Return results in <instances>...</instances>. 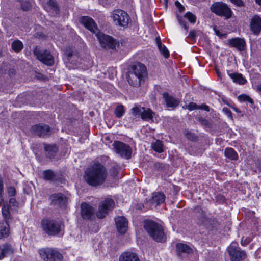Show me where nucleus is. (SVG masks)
Segmentation results:
<instances>
[{
  "label": "nucleus",
  "mask_w": 261,
  "mask_h": 261,
  "mask_svg": "<svg viewBox=\"0 0 261 261\" xmlns=\"http://www.w3.org/2000/svg\"><path fill=\"white\" fill-rule=\"evenodd\" d=\"M80 22L86 29L95 34L102 47L111 49L115 48L117 45V42L116 40L110 36L98 32L97 27L92 18L87 16H82L80 19Z\"/></svg>",
  "instance_id": "f257e3e1"
},
{
  "label": "nucleus",
  "mask_w": 261,
  "mask_h": 261,
  "mask_svg": "<svg viewBox=\"0 0 261 261\" xmlns=\"http://www.w3.org/2000/svg\"><path fill=\"white\" fill-rule=\"evenodd\" d=\"M107 177V172L103 165L95 162L85 171L84 178L89 185L97 187L103 184Z\"/></svg>",
  "instance_id": "f03ea898"
},
{
  "label": "nucleus",
  "mask_w": 261,
  "mask_h": 261,
  "mask_svg": "<svg viewBox=\"0 0 261 261\" xmlns=\"http://www.w3.org/2000/svg\"><path fill=\"white\" fill-rule=\"evenodd\" d=\"M147 76V72L145 66L138 62L132 65L127 75V80L129 85L134 87H138L144 82Z\"/></svg>",
  "instance_id": "7ed1b4c3"
},
{
  "label": "nucleus",
  "mask_w": 261,
  "mask_h": 261,
  "mask_svg": "<svg viewBox=\"0 0 261 261\" xmlns=\"http://www.w3.org/2000/svg\"><path fill=\"white\" fill-rule=\"evenodd\" d=\"M144 227L150 236L157 242L164 240L165 234L163 227L152 220L144 221Z\"/></svg>",
  "instance_id": "20e7f679"
},
{
  "label": "nucleus",
  "mask_w": 261,
  "mask_h": 261,
  "mask_svg": "<svg viewBox=\"0 0 261 261\" xmlns=\"http://www.w3.org/2000/svg\"><path fill=\"white\" fill-rule=\"evenodd\" d=\"M211 11L218 16L224 17L226 19L231 17L232 12L228 6L221 1L214 3L210 7Z\"/></svg>",
  "instance_id": "39448f33"
},
{
  "label": "nucleus",
  "mask_w": 261,
  "mask_h": 261,
  "mask_svg": "<svg viewBox=\"0 0 261 261\" xmlns=\"http://www.w3.org/2000/svg\"><path fill=\"white\" fill-rule=\"evenodd\" d=\"M39 253L41 258L46 261H62L63 255L57 249L45 248L39 249Z\"/></svg>",
  "instance_id": "423d86ee"
},
{
  "label": "nucleus",
  "mask_w": 261,
  "mask_h": 261,
  "mask_svg": "<svg viewBox=\"0 0 261 261\" xmlns=\"http://www.w3.org/2000/svg\"><path fill=\"white\" fill-rule=\"evenodd\" d=\"M41 224L44 231L49 235L58 234L61 228V224L54 220L44 219L42 221Z\"/></svg>",
  "instance_id": "0eeeda50"
},
{
  "label": "nucleus",
  "mask_w": 261,
  "mask_h": 261,
  "mask_svg": "<svg viewBox=\"0 0 261 261\" xmlns=\"http://www.w3.org/2000/svg\"><path fill=\"white\" fill-rule=\"evenodd\" d=\"M231 261H241L246 257V252L242 250L236 242L232 243L227 248Z\"/></svg>",
  "instance_id": "6e6552de"
},
{
  "label": "nucleus",
  "mask_w": 261,
  "mask_h": 261,
  "mask_svg": "<svg viewBox=\"0 0 261 261\" xmlns=\"http://www.w3.org/2000/svg\"><path fill=\"white\" fill-rule=\"evenodd\" d=\"M112 145L115 152L120 156L127 159L130 158L132 150L129 145L119 141H115Z\"/></svg>",
  "instance_id": "1a4fd4ad"
},
{
  "label": "nucleus",
  "mask_w": 261,
  "mask_h": 261,
  "mask_svg": "<svg viewBox=\"0 0 261 261\" xmlns=\"http://www.w3.org/2000/svg\"><path fill=\"white\" fill-rule=\"evenodd\" d=\"M115 205V203L113 199H105L99 205V211L96 214L97 217L99 219L103 218L110 211L114 208Z\"/></svg>",
  "instance_id": "9d476101"
},
{
  "label": "nucleus",
  "mask_w": 261,
  "mask_h": 261,
  "mask_svg": "<svg viewBox=\"0 0 261 261\" xmlns=\"http://www.w3.org/2000/svg\"><path fill=\"white\" fill-rule=\"evenodd\" d=\"M34 54L37 58L43 64L48 66H51L54 63V59L49 51L44 49L41 50L36 47L34 50Z\"/></svg>",
  "instance_id": "9b49d317"
},
{
  "label": "nucleus",
  "mask_w": 261,
  "mask_h": 261,
  "mask_svg": "<svg viewBox=\"0 0 261 261\" xmlns=\"http://www.w3.org/2000/svg\"><path fill=\"white\" fill-rule=\"evenodd\" d=\"M111 17L118 25L124 27L127 26L129 17L124 11L120 9L115 10L113 12Z\"/></svg>",
  "instance_id": "f8f14e48"
},
{
  "label": "nucleus",
  "mask_w": 261,
  "mask_h": 261,
  "mask_svg": "<svg viewBox=\"0 0 261 261\" xmlns=\"http://www.w3.org/2000/svg\"><path fill=\"white\" fill-rule=\"evenodd\" d=\"M33 134L39 137H47L50 135L51 131L50 127L46 124H36L31 127Z\"/></svg>",
  "instance_id": "ddd939ff"
},
{
  "label": "nucleus",
  "mask_w": 261,
  "mask_h": 261,
  "mask_svg": "<svg viewBox=\"0 0 261 261\" xmlns=\"http://www.w3.org/2000/svg\"><path fill=\"white\" fill-rule=\"evenodd\" d=\"M116 227L119 233L124 234L128 227V222L124 216H118L115 218Z\"/></svg>",
  "instance_id": "4468645a"
},
{
  "label": "nucleus",
  "mask_w": 261,
  "mask_h": 261,
  "mask_svg": "<svg viewBox=\"0 0 261 261\" xmlns=\"http://www.w3.org/2000/svg\"><path fill=\"white\" fill-rule=\"evenodd\" d=\"M52 203L55 205L64 206L67 201V197L62 193L54 194L50 197Z\"/></svg>",
  "instance_id": "2eb2a0df"
},
{
  "label": "nucleus",
  "mask_w": 261,
  "mask_h": 261,
  "mask_svg": "<svg viewBox=\"0 0 261 261\" xmlns=\"http://www.w3.org/2000/svg\"><path fill=\"white\" fill-rule=\"evenodd\" d=\"M229 45L231 47H235L238 50L241 51L245 49L246 42L243 39L234 38L228 40Z\"/></svg>",
  "instance_id": "dca6fc26"
},
{
  "label": "nucleus",
  "mask_w": 261,
  "mask_h": 261,
  "mask_svg": "<svg viewBox=\"0 0 261 261\" xmlns=\"http://www.w3.org/2000/svg\"><path fill=\"white\" fill-rule=\"evenodd\" d=\"M250 29L253 34L258 35L261 31V18L254 16L250 22Z\"/></svg>",
  "instance_id": "f3484780"
},
{
  "label": "nucleus",
  "mask_w": 261,
  "mask_h": 261,
  "mask_svg": "<svg viewBox=\"0 0 261 261\" xmlns=\"http://www.w3.org/2000/svg\"><path fill=\"white\" fill-rule=\"evenodd\" d=\"M94 208L87 203L81 204V215L84 219H89L94 214Z\"/></svg>",
  "instance_id": "a211bd4d"
},
{
  "label": "nucleus",
  "mask_w": 261,
  "mask_h": 261,
  "mask_svg": "<svg viewBox=\"0 0 261 261\" xmlns=\"http://www.w3.org/2000/svg\"><path fill=\"white\" fill-rule=\"evenodd\" d=\"M14 248L9 243L4 244L0 246V260L3 259L6 256L13 254Z\"/></svg>",
  "instance_id": "6ab92c4d"
},
{
  "label": "nucleus",
  "mask_w": 261,
  "mask_h": 261,
  "mask_svg": "<svg viewBox=\"0 0 261 261\" xmlns=\"http://www.w3.org/2000/svg\"><path fill=\"white\" fill-rule=\"evenodd\" d=\"M119 261H140L136 253L126 251L122 253L119 256Z\"/></svg>",
  "instance_id": "aec40b11"
},
{
  "label": "nucleus",
  "mask_w": 261,
  "mask_h": 261,
  "mask_svg": "<svg viewBox=\"0 0 261 261\" xmlns=\"http://www.w3.org/2000/svg\"><path fill=\"white\" fill-rule=\"evenodd\" d=\"M163 96L166 102V106L168 108H174L179 105V101L172 96L170 95L168 93H164Z\"/></svg>",
  "instance_id": "412c9836"
},
{
  "label": "nucleus",
  "mask_w": 261,
  "mask_h": 261,
  "mask_svg": "<svg viewBox=\"0 0 261 261\" xmlns=\"http://www.w3.org/2000/svg\"><path fill=\"white\" fill-rule=\"evenodd\" d=\"M165 198V195L163 193L160 192L154 193L152 194L151 199L150 200V202L153 205H158L164 203Z\"/></svg>",
  "instance_id": "4be33fe9"
},
{
  "label": "nucleus",
  "mask_w": 261,
  "mask_h": 261,
  "mask_svg": "<svg viewBox=\"0 0 261 261\" xmlns=\"http://www.w3.org/2000/svg\"><path fill=\"white\" fill-rule=\"evenodd\" d=\"M45 9L47 11L50 13L51 15L57 14L59 12L57 3L54 0H49L47 2Z\"/></svg>",
  "instance_id": "5701e85b"
},
{
  "label": "nucleus",
  "mask_w": 261,
  "mask_h": 261,
  "mask_svg": "<svg viewBox=\"0 0 261 261\" xmlns=\"http://www.w3.org/2000/svg\"><path fill=\"white\" fill-rule=\"evenodd\" d=\"M10 234V227L7 221H0V239L7 238Z\"/></svg>",
  "instance_id": "b1692460"
},
{
  "label": "nucleus",
  "mask_w": 261,
  "mask_h": 261,
  "mask_svg": "<svg viewBox=\"0 0 261 261\" xmlns=\"http://www.w3.org/2000/svg\"><path fill=\"white\" fill-rule=\"evenodd\" d=\"M44 150L46 152V156L50 158H54L58 151V148L55 145H44Z\"/></svg>",
  "instance_id": "393cba45"
},
{
  "label": "nucleus",
  "mask_w": 261,
  "mask_h": 261,
  "mask_svg": "<svg viewBox=\"0 0 261 261\" xmlns=\"http://www.w3.org/2000/svg\"><path fill=\"white\" fill-rule=\"evenodd\" d=\"M176 250L178 254L181 253L190 254L192 252V249L188 245L178 243L176 244Z\"/></svg>",
  "instance_id": "a878e982"
},
{
  "label": "nucleus",
  "mask_w": 261,
  "mask_h": 261,
  "mask_svg": "<svg viewBox=\"0 0 261 261\" xmlns=\"http://www.w3.org/2000/svg\"><path fill=\"white\" fill-rule=\"evenodd\" d=\"M229 77L233 80V81L237 84L240 85H244L246 82V80L243 77V75L238 73H228Z\"/></svg>",
  "instance_id": "bb28decb"
},
{
  "label": "nucleus",
  "mask_w": 261,
  "mask_h": 261,
  "mask_svg": "<svg viewBox=\"0 0 261 261\" xmlns=\"http://www.w3.org/2000/svg\"><path fill=\"white\" fill-rule=\"evenodd\" d=\"M142 110L141 115V118L146 121L152 120L155 113L149 108L145 109L144 107H142Z\"/></svg>",
  "instance_id": "cd10ccee"
},
{
  "label": "nucleus",
  "mask_w": 261,
  "mask_h": 261,
  "mask_svg": "<svg viewBox=\"0 0 261 261\" xmlns=\"http://www.w3.org/2000/svg\"><path fill=\"white\" fill-rule=\"evenodd\" d=\"M156 42L160 51L165 58H167L169 56V53L166 47L164 45L162 44L159 38H156Z\"/></svg>",
  "instance_id": "c85d7f7f"
},
{
  "label": "nucleus",
  "mask_w": 261,
  "mask_h": 261,
  "mask_svg": "<svg viewBox=\"0 0 261 261\" xmlns=\"http://www.w3.org/2000/svg\"><path fill=\"white\" fill-rule=\"evenodd\" d=\"M225 156L231 160H237L238 155L234 149L232 148H226L224 151Z\"/></svg>",
  "instance_id": "c756f323"
},
{
  "label": "nucleus",
  "mask_w": 261,
  "mask_h": 261,
  "mask_svg": "<svg viewBox=\"0 0 261 261\" xmlns=\"http://www.w3.org/2000/svg\"><path fill=\"white\" fill-rule=\"evenodd\" d=\"M11 46L13 50L17 53L20 51L23 47V43L19 40L14 41Z\"/></svg>",
  "instance_id": "7c9ffc66"
},
{
  "label": "nucleus",
  "mask_w": 261,
  "mask_h": 261,
  "mask_svg": "<svg viewBox=\"0 0 261 261\" xmlns=\"http://www.w3.org/2000/svg\"><path fill=\"white\" fill-rule=\"evenodd\" d=\"M114 114L116 117H122L125 113L124 108L122 105H118L114 110Z\"/></svg>",
  "instance_id": "2f4dec72"
},
{
  "label": "nucleus",
  "mask_w": 261,
  "mask_h": 261,
  "mask_svg": "<svg viewBox=\"0 0 261 261\" xmlns=\"http://www.w3.org/2000/svg\"><path fill=\"white\" fill-rule=\"evenodd\" d=\"M163 145L162 142L160 140H157L152 144V148L153 149L159 153L163 152Z\"/></svg>",
  "instance_id": "473e14b6"
},
{
  "label": "nucleus",
  "mask_w": 261,
  "mask_h": 261,
  "mask_svg": "<svg viewBox=\"0 0 261 261\" xmlns=\"http://www.w3.org/2000/svg\"><path fill=\"white\" fill-rule=\"evenodd\" d=\"M43 178L46 180H51L55 177L54 172L51 170H46L43 172Z\"/></svg>",
  "instance_id": "72a5a7b5"
},
{
  "label": "nucleus",
  "mask_w": 261,
  "mask_h": 261,
  "mask_svg": "<svg viewBox=\"0 0 261 261\" xmlns=\"http://www.w3.org/2000/svg\"><path fill=\"white\" fill-rule=\"evenodd\" d=\"M184 17L187 18L191 23H195L196 21V16L190 12H187L185 15Z\"/></svg>",
  "instance_id": "f704fd0d"
},
{
  "label": "nucleus",
  "mask_w": 261,
  "mask_h": 261,
  "mask_svg": "<svg viewBox=\"0 0 261 261\" xmlns=\"http://www.w3.org/2000/svg\"><path fill=\"white\" fill-rule=\"evenodd\" d=\"M2 213L3 217L5 219L4 221H8V219L10 218V214L8 209V206H6L5 205L2 208Z\"/></svg>",
  "instance_id": "c9c22d12"
},
{
  "label": "nucleus",
  "mask_w": 261,
  "mask_h": 261,
  "mask_svg": "<svg viewBox=\"0 0 261 261\" xmlns=\"http://www.w3.org/2000/svg\"><path fill=\"white\" fill-rule=\"evenodd\" d=\"M132 112L134 116H136L137 115H141L142 112V107H134L132 109Z\"/></svg>",
  "instance_id": "e433bc0d"
},
{
  "label": "nucleus",
  "mask_w": 261,
  "mask_h": 261,
  "mask_svg": "<svg viewBox=\"0 0 261 261\" xmlns=\"http://www.w3.org/2000/svg\"><path fill=\"white\" fill-rule=\"evenodd\" d=\"M177 17L179 23L186 30V31H187L188 29V27L187 24V22H186V21L180 16L177 15Z\"/></svg>",
  "instance_id": "4c0bfd02"
},
{
  "label": "nucleus",
  "mask_w": 261,
  "mask_h": 261,
  "mask_svg": "<svg viewBox=\"0 0 261 261\" xmlns=\"http://www.w3.org/2000/svg\"><path fill=\"white\" fill-rule=\"evenodd\" d=\"M31 6V4L27 1L23 0L21 2V7L24 11L29 10Z\"/></svg>",
  "instance_id": "58836bf2"
},
{
  "label": "nucleus",
  "mask_w": 261,
  "mask_h": 261,
  "mask_svg": "<svg viewBox=\"0 0 261 261\" xmlns=\"http://www.w3.org/2000/svg\"><path fill=\"white\" fill-rule=\"evenodd\" d=\"M185 135L188 139L191 141H194L196 139V136L188 130L185 132Z\"/></svg>",
  "instance_id": "ea45409f"
},
{
  "label": "nucleus",
  "mask_w": 261,
  "mask_h": 261,
  "mask_svg": "<svg viewBox=\"0 0 261 261\" xmlns=\"http://www.w3.org/2000/svg\"><path fill=\"white\" fill-rule=\"evenodd\" d=\"M119 166L115 165L111 167L110 169V172L112 176L115 177L117 176L118 173Z\"/></svg>",
  "instance_id": "a19ab883"
},
{
  "label": "nucleus",
  "mask_w": 261,
  "mask_h": 261,
  "mask_svg": "<svg viewBox=\"0 0 261 261\" xmlns=\"http://www.w3.org/2000/svg\"><path fill=\"white\" fill-rule=\"evenodd\" d=\"M7 193L9 196L13 197L16 195V189L14 187H9L7 188Z\"/></svg>",
  "instance_id": "79ce46f5"
},
{
  "label": "nucleus",
  "mask_w": 261,
  "mask_h": 261,
  "mask_svg": "<svg viewBox=\"0 0 261 261\" xmlns=\"http://www.w3.org/2000/svg\"><path fill=\"white\" fill-rule=\"evenodd\" d=\"M3 181L2 178L0 177V203L4 201L3 197Z\"/></svg>",
  "instance_id": "37998d69"
},
{
  "label": "nucleus",
  "mask_w": 261,
  "mask_h": 261,
  "mask_svg": "<svg viewBox=\"0 0 261 261\" xmlns=\"http://www.w3.org/2000/svg\"><path fill=\"white\" fill-rule=\"evenodd\" d=\"M154 168L158 170H162L164 169L165 165L160 162H156L154 164Z\"/></svg>",
  "instance_id": "c03bdc74"
},
{
  "label": "nucleus",
  "mask_w": 261,
  "mask_h": 261,
  "mask_svg": "<svg viewBox=\"0 0 261 261\" xmlns=\"http://www.w3.org/2000/svg\"><path fill=\"white\" fill-rule=\"evenodd\" d=\"M187 108L189 111H192L195 109H198V106L195 103L190 102L188 106H187Z\"/></svg>",
  "instance_id": "a18cd8bd"
},
{
  "label": "nucleus",
  "mask_w": 261,
  "mask_h": 261,
  "mask_svg": "<svg viewBox=\"0 0 261 261\" xmlns=\"http://www.w3.org/2000/svg\"><path fill=\"white\" fill-rule=\"evenodd\" d=\"M196 36V35L195 30H191L189 31V35L187 37L191 39L192 40H195Z\"/></svg>",
  "instance_id": "49530a36"
},
{
  "label": "nucleus",
  "mask_w": 261,
  "mask_h": 261,
  "mask_svg": "<svg viewBox=\"0 0 261 261\" xmlns=\"http://www.w3.org/2000/svg\"><path fill=\"white\" fill-rule=\"evenodd\" d=\"M198 121L201 124L205 126H207L209 124V122L207 119L201 117L198 118Z\"/></svg>",
  "instance_id": "de8ad7c7"
},
{
  "label": "nucleus",
  "mask_w": 261,
  "mask_h": 261,
  "mask_svg": "<svg viewBox=\"0 0 261 261\" xmlns=\"http://www.w3.org/2000/svg\"><path fill=\"white\" fill-rule=\"evenodd\" d=\"M223 111L228 116V117L232 119V114L230 110H229L228 108H224Z\"/></svg>",
  "instance_id": "09e8293b"
},
{
  "label": "nucleus",
  "mask_w": 261,
  "mask_h": 261,
  "mask_svg": "<svg viewBox=\"0 0 261 261\" xmlns=\"http://www.w3.org/2000/svg\"><path fill=\"white\" fill-rule=\"evenodd\" d=\"M198 109H202L207 112L210 111V108L208 106L205 104H202L200 106H198Z\"/></svg>",
  "instance_id": "8fccbe9b"
},
{
  "label": "nucleus",
  "mask_w": 261,
  "mask_h": 261,
  "mask_svg": "<svg viewBox=\"0 0 261 261\" xmlns=\"http://www.w3.org/2000/svg\"><path fill=\"white\" fill-rule=\"evenodd\" d=\"M175 4L176 6L179 9V11L182 12L185 10L184 7L181 5V4L178 1H176L175 2Z\"/></svg>",
  "instance_id": "3c124183"
},
{
  "label": "nucleus",
  "mask_w": 261,
  "mask_h": 261,
  "mask_svg": "<svg viewBox=\"0 0 261 261\" xmlns=\"http://www.w3.org/2000/svg\"><path fill=\"white\" fill-rule=\"evenodd\" d=\"M231 2L238 6H241L243 5L242 0H230Z\"/></svg>",
  "instance_id": "603ef678"
},
{
  "label": "nucleus",
  "mask_w": 261,
  "mask_h": 261,
  "mask_svg": "<svg viewBox=\"0 0 261 261\" xmlns=\"http://www.w3.org/2000/svg\"><path fill=\"white\" fill-rule=\"evenodd\" d=\"M248 96L246 95H245V94H243V95H241L239 96V99L240 100V101H246V99H247V97H248Z\"/></svg>",
  "instance_id": "864d4df0"
},
{
  "label": "nucleus",
  "mask_w": 261,
  "mask_h": 261,
  "mask_svg": "<svg viewBox=\"0 0 261 261\" xmlns=\"http://www.w3.org/2000/svg\"><path fill=\"white\" fill-rule=\"evenodd\" d=\"M9 204L10 205L15 206L17 204V201L14 198H11L9 200Z\"/></svg>",
  "instance_id": "5fc2aeb1"
},
{
  "label": "nucleus",
  "mask_w": 261,
  "mask_h": 261,
  "mask_svg": "<svg viewBox=\"0 0 261 261\" xmlns=\"http://www.w3.org/2000/svg\"><path fill=\"white\" fill-rule=\"evenodd\" d=\"M202 222H198V223L199 224V225H203V224H205V221L207 220L206 218L205 217H202Z\"/></svg>",
  "instance_id": "6e6d98bb"
},
{
  "label": "nucleus",
  "mask_w": 261,
  "mask_h": 261,
  "mask_svg": "<svg viewBox=\"0 0 261 261\" xmlns=\"http://www.w3.org/2000/svg\"><path fill=\"white\" fill-rule=\"evenodd\" d=\"M246 101H247V102L250 103L251 104H253V100L249 96H248L247 99H246Z\"/></svg>",
  "instance_id": "4d7b16f0"
},
{
  "label": "nucleus",
  "mask_w": 261,
  "mask_h": 261,
  "mask_svg": "<svg viewBox=\"0 0 261 261\" xmlns=\"http://www.w3.org/2000/svg\"><path fill=\"white\" fill-rule=\"evenodd\" d=\"M256 3L259 6H261V0H255Z\"/></svg>",
  "instance_id": "13d9d810"
},
{
  "label": "nucleus",
  "mask_w": 261,
  "mask_h": 261,
  "mask_svg": "<svg viewBox=\"0 0 261 261\" xmlns=\"http://www.w3.org/2000/svg\"><path fill=\"white\" fill-rule=\"evenodd\" d=\"M257 89L261 91V84H259V85H257Z\"/></svg>",
  "instance_id": "bf43d9fd"
},
{
  "label": "nucleus",
  "mask_w": 261,
  "mask_h": 261,
  "mask_svg": "<svg viewBox=\"0 0 261 261\" xmlns=\"http://www.w3.org/2000/svg\"><path fill=\"white\" fill-rule=\"evenodd\" d=\"M247 243H248V242H246V243H243V240H242V241H241V244H242V245H245V244H247Z\"/></svg>",
  "instance_id": "052dcab7"
}]
</instances>
